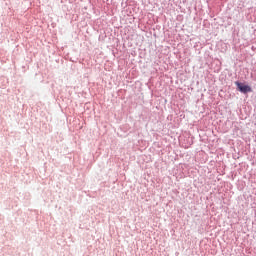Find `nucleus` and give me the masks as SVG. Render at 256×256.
<instances>
[{
	"label": "nucleus",
	"mask_w": 256,
	"mask_h": 256,
	"mask_svg": "<svg viewBox=\"0 0 256 256\" xmlns=\"http://www.w3.org/2000/svg\"><path fill=\"white\" fill-rule=\"evenodd\" d=\"M235 83L241 93H251L252 90L249 86L244 85L243 83H240V82H235Z\"/></svg>",
	"instance_id": "obj_1"
}]
</instances>
